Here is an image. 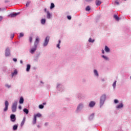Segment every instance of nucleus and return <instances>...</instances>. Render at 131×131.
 <instances>
[{
	"mask_svg": "<svg viewBox=\"0 0 131 131\" xmlns=\"http://www.w3.org/2000/svg\"><path fill=\"white\" fill-rule=\"evenodd\" d=\"M18 128V125H15L13 126V130H16Z\"/></svg>",
	"mask_w": 131,
	"mask_h": 131,
	"instance_id": "obj_27",
	"label": "nucleus"
},
{
	"mask_svg": "<svg viewBox=\"0 0 131 131\" xmlns=\"http://www.w3.org/2000/svg\"><path fill=\"white\" fill-rule=\"evenodd\" d=\"M102 58H103V59H105V60H109V58H108V57L104 55H102Z\"/></svg>",
	"mask_w": 131,
	"mask_h": 131,
	"instance_id": "obj_29",
	"label": "nucleus"
},
{
	"mask_svg": "<svg viewBox=\"0 0 131 131\" xmlns=\"http://www.w3.org/2000/svg\"><path fill=\"white\" fill-rule=\"evenodd\" d=\"M94 114H93L92 115H91V116H94Z\"/></svg>",
	"mask_w": 131,
	"mask_h": 131,
	"instance_id": "obj_50",
	"label": "nucleus"
},
{
	"mask_svg": "<svg viewBox=\"0 0 131 131\" xmlns=\"http://www.w3.org/2000/svg\"><path fill=\"white\" fill-rule=\"evenodd\" d=\"M29 5H30V2H27L26 4V7H28V6H29Z\"/></svg>",
	"mask_w": 131,
	"mask_h": 131,
	"instance_id": "obj_38",
	"label": "nucleus"
},
{
	"mask_svg": "<svg viewBox=\"0 0 131 131\" xmlns=\"http://www.w3.org/2000/svg\"><path fill=\"white\" fill-rule=\"evenodd\" d=\"M102 53L103 54H105V51H104V50H102Z\"/></svg>",
	"mask_w": 131,
	"mask_h": 131,
	"instance_id": "obj_45",
	"label": "nucleus"
},
{
	"mask_svg": "<svg viewBox=\"0 0 131 131\" xmlns=\"http://www.w3.org/2000/svg\"><path fill=\"white\" fill-rule=\"evenodd\" d=\"M18 15H20V12L12 13V14H10V16H11V17H16V16H17Z\"/></svg>",
	"mask_w": 131,
	"mask_h": 131,
	"instance_id": "obj_10",
	"label": "nucleus"
},
{
	"mask_svg": "<svg viewBox=\"0 0 131 131\" xmlns=\"http://www.w3.org/2000/svg\"><path fill=\"white\" fill-rule=\"evenodd\" d=\"M101 4H102V2L100 1L96 0V6H99Z\"/></svg>",
	"mask_w": 131,
	"mask_h": 131,
	"instance_id": "obj_11",
	"label": "nucleus"
},
{
	"mask_svg": "<svg viewBox=\"0 0 131 131\" xmlns=\"http://www.w3.org/2000/svg\"><path fill=\"white\" fill-rule=\"evenodd\" d=\"M67 18H68V19H69V20H71V16H67Z\"/></svg>",
	"mask_w": 131,
	"mask_h": 131,
	"instance_id": "obj_40",
	"label": "nucleus"
},
{
	"mask_svg": "<svg viewBox=\"0 0 131 131\" xmlns=\"http://www.w3.org/2000/svg\"><path fill=\"white\" fill-rule=\"evenodd\" d=\"M39 42V38L38 37H37L36 38V40L35 41V43H34V46L35 47H37V45H38V43Z\"/></svg>",
	"mask_w": 131,
	"mask_h": 131,
	"instance_id": "obj_6",
	"label": "nucleus"
},
{
	"mask_svg": "<svg viewBox=\"0 0 131 131\" xmlns=\"http://www.w3.org/2000/svg\"><path fill=\"white\" fill-rule=\"evenodd\" d=\"M12 112H16L17 111V101L14 102L12 106Z\"/></svg>",
	"mask_w": 131,
	"mask_h": 131,
	"instance_id": "obj_2",
	"label": "nucleus"
},
{
	"mask_svg": "<svg viewBox=\"0 0 131 131\" xmlns=\"http://www.w3.org/2000/svg\"><path fill=\"white\" fill-rule=\"evenodd\" d=\"M10 119L12 122H15L16 121V116L15 115H11Z\"/></svg>",
	"mask_w": 131,
	"mask_h": 131,
	"instance_id": "obj_5",
	"label": "nucleus"
},
{
	"mask_svg": "<svg viewBox=\"0 0 131 131\" xmlns=\"http://www.w3.org/2000/svg\"><path fill=\"white\" fill-rule=\"evenodd\" d=\"M15 36V34H11V38H14V37Z\"/></svg>",
	"mask_w": 131,
	"mask_h": 131,
	"instance_id": "obj_37",
	"label": "nucleus"
},
{
	"mask_svg": "<svg viewBox=\"0 0 131 131\" xmlns=\"http://www.w3.org/2000/svg\"><path fill=\"white\" fill-rule=\"evenodd\" d=\"M39 107L40 109H43V105L42 104H40Z\"/></svg>",
	"mask_w": 131,
	"mask_h": 131,
	"instance_id": "obj_32",
	"label": "nucleus"
},
{
	"mask_svg": "<svg viewBox=\"0 0 131 131\" xmlns=\"http://www.w3.org/2000/svg\"><path fill=\"white\" fill-rule=\"evenodd\" d=\"M85 11H86L87 12H89V11H91V7H90V6H88L86 7Z\"/></svg>",
	"mask_w": 131,
	"mask_h": 131,
	"instance_id": "obj_20",
	"label": "nucleus"
},
{
	"mask_svg": "<svg viewBox=\"0 0 131 131\" xmlns=\"http://www.w3.org/2000/svg\"><path fill=\"white\" fill-rule=\"evenodd\" d=\"M83 107V105L81 104H79L77 108V111H79V110H81L82 109V107Z\"/></svg>",
	"mask_w": 131,
	"mask_h": 131,
	"instance_id": "obj_8",
	"label": "nucleus"
},
{
	"mask_svg": "<svg viewBox=\"0 0 131 131\" xmlns=\"http://www.w3.org/2000/svg\"><path fill=\"white\" fill-rule=\"evenodd\" d=\"M44 11H45V12H47V8H45V9H44Z\"/></svg>",
	"mask_w": 131,
	"mask_h": 131,
	"instance_id": "obj_47",
	"label": "nucleus"
},
{
	"mask_svg": "<svg viewBox=\"0 0 131 131\" xmlns=\"http://www.w3.org/2000/svg\"><path fill=\"white\" fill-rule=\"evenodd\" d=\"M20 64H23V61L20 60Z\"/></svg>",
	"mask_w": 131,
	"mask_h": 131,
	"instance_id": "obj_46",
	"label": "nucleus"
},
{
	"mask_svg": "<svg viewBox=\"0 0 131 131\" xmlns=\"http://www.w3.org/2000/svg\"><path fill=\"white\" fill-rule=\"evenodd\" d=\"M115 5H117V6H118V5H119V2L117 1H115Z\"/></svg>",
	"mask_w": 131,
	"mask_h": 131,
	"instance_id": "obj_35",
	"label": "nucleus"
},
{
	"mask_svg": "<svg viewBox=\"0 0 131 131\" xmlns=\"http://www.w3.org/2000/svg\"><path fill=\"white\" fill-rule=\"evenodd\" d=\"M47 17L48 19H51V14L50 13V12H49V11H47Z\"/></svg>",
	"mask_w": 131,
	"mask_h": 131,
	"instance_id": "obj_18",
	"label": "nucleus"
},
{
	"mask_svg": "<svg viewBox=\"0 0 131 131\" xmlns=\"http://www.w3.org/2000/svg\"><path fill=\"white\" fill-rule=\"evenodd\" d=\"M30 70V64H27L26 71L28 72Z\"/></svg>",
	"mask_w": 131,
	"mask_h": 131,
	"instance_id": "obj_21",
	"label": "nucleus"
},
{
	"mask_svg": "<svg viewBox=\"0 0 131 131\" xmlns=\"http://www.w3.org/2000/svg\"><path fill=\"white\" fill-rule=\"evenodd\" d=\"M105 51L106 53H109L110 52V49L107 46H105Z\"/></svg>",
	"mask_w": 131,
	"mask_h": 131,
	"instance_id": "obj_14",
	"label": "nucleus"
},
{
	"mask_svg": "<svg viewBox=\"0 0 131 131\" xmlns=\"http://www.w3.org/2000/svg\"><path fill=\"white\" fill-rule=\"evenodd\" d=\"M89 41L90 42H94V41H95V40H93V39H92V38H90L89 39Z\"/></svg>",
	"mask_w": 131,
	"mask_h": 131,
	"instance_id": "obj_31",
	"label": "nucleus"
},
{
	"mask_svg": "<svg viewBox=\"0 0 131 131\" xmlns=\"http://www.w3.org/2000/svg\"><path fill=\"white\" fill-rule=\"evenodd\" d=\"M3 20V16H0V21H2Z\"/></svg>",
	"mask_w": 131,
	"mask_h": 131,
	"instance_id": "obj_41",
	"label": "nucleus"
},
{
	"mask_svg": "<svg viewBox=\"0 0 131 131\" xmlns=\"http://www.w3.org/2000/svg\"><path fill=\"white\" fill-rule=\"evenodd\" d=\"M60 43H61V40H59V43L57 45V48L60 49Z\"/></svg>",
	"mask_w": 131,
	"mask_h": 131,
	"instance_id": "obj_30",
	"label": "nucleus"
},
{
	"mask_svg": "<svg viewBox=\"0 0 131 131\" xmlns=\"http://www.w3.org/2000/svg\"><path fill=\"white\" fill-rule=\"evenodd\" d=\"M23 103H24V99L21 97L19 99V104H23Z\"/></svg>",
	"mask_w": 131,
	"mask_h": 131,
	"instance_id": "obj_15",
	"label": "nucleus"
},
{
	"mask_svg": "<svg viewBox=\"0 0 131 131\" xmlns=\"http://www.w3.org/2000/svg\"><path fill=\"white\" fill-rule=\"evenodd\" d=\"M6 86H7L8 88H11V85H6Z\"/></svg>",
	"mask_w": 131,
	"mask_h": 131,
	"instance_id": "obj_44",
	"label": "nucleus"
},
{
	"mask_svg": "<svg viewBox=\"0 0 131 131\" xmlns=\"http://www.w3.org/2000/svg\"><path fill=\"white\" fill-rule=\"evenodd\" d=\"M95 105H96V103L94 101H91L89 103V107H94V106H95Z\"/></svg>",
	"mask_w": 131,
	"mask_h": 131,
	"instance_id": "obj_9",
	"label": "nucleus"
},
{
	"mask_svg": "<svg viewBox=\"0 0 131 131\" xmlns=\"http://www.w3.org/2000/svg\"><path fill=\"white\" fill-rule=\"evenodd\" d=\"M123 107V104L122 103H120L119 105H118L117 106V108L118 109H120V108H122Z\"/></svg>",
	"mask_w": 131,
	"mask_h": 131,
	"instance_id": "obj_16",
	"label": "nucleus"
},
{
	"mask_svg": "<svg viewBox=\"0 0 131 131\" xmlns=\"http://www.w3.org/2000/svg\"><path fill=\"white\" fill-rule=\"evenodd\" d=\"M114 18L117 21H119V17L117 16V15H114Z\"/></svg>",
	"mask_w": 131,
	"mask_h": 131,
	"instance_id": "obj_23",
	"label": "nucleus"
},
{
	"mask_svg": "<svg viewBox=\"0 0 131 131\" xmlns=\"http://www.w3.org/2000/svg\"><path fill=\"white\" fill-rule=\"evenodd\" d=\"M13 61H14V62H17V59H16V58H13Z\"/></svg>",
	"mask_w": 131,
	"mask_h": 131,
	"instance_id": "obj_42",
	"label": "nucleus"
},
{
	"mask_svg": "<svg viewBox=\"0 0 131 131\" xmlns=\"http://www.w3.org/2000/svg\"><path fill=\"white\" fill-rule=\"evenodd\" d=\"M18 108H19V109L21 110V109H22V106H21V105H19L18 106Z\"/></svg>",
	"mask_w": 131,
	"mask_h": 131,
	"instance_id": "obj_43",
	"label": "nucleus"
},
{
	"mask_svg": "<svg viewBox=\"0 0 131 131\" xmlns=\"http://www.w3.org/2000/svg\"><path fill=\"white\" fill-rule=\"evenodd\" d=\"M34 116H36V117H41V114H39V113H37L36 114V115H35Z\"/></svg>",
	"mask_w": 131,
	"mask_h": 131,
	"instance_id": "obj_24",
	"label": "nucleus"
},
{
	"mask_svg": "<svg viewBox=\"0 0 131 131\" xmlns=\"http://www.w3.org/2000/svg\"><path fill=\"white\" fill-rule=\"evenodd\" d=\"M5 56L6 57H8V56H10V49H9L8 48L6 49V50Z\"/></svg>",
	"mask_w": 131,
	"mask_h": 131,
	"instance_id": "obj_7",
	"label": "nucleus"
},
{
	"mask_svg": "<svg viewBox=\"0 0 131 131\" xmlns=\"http://www.w3.org/2000/svg\"><path fill=\"white\" fill-rule=\"evenodd\" d=\"M49 40H50V37L49 36L46 37L45 42L43 43L44 47L48 46V43H49Z\"/></svg>",
	"mask_w": 131,
	"mask_h": 131,
	"instance_id": "obj_4",
	"label": "nucleus"
},
{
	"mask_svg": "<svg viewBox=\"0 0 131 131\" xmlns=\"http://www.w3.org/2000/svg\"><path fill=\"white\" fill-rule=\"evenodd\" d=\"M35 123H36V116H34L33 124H35Z\"/></svg>",
	"mask_w": 131,
	"mask_h": 131,
	"instance_id": "obj_19",
	"label": "nucleus"
},
{
	"mask_svg": "<svg viewBox=\"0 0 131 131\" xmlns=\"http://www.w3.org/2000/svg\"><path fill=\"white\" fill-rule=\"evenodd\" d=\"M94 74L96 75V76H99V74L98 73V71L96 70H94Z\"/></svg>",
	"mask_w": 131,
	"mask_h": 131,
	"instance_id": "obj_26",
	"label": "nucleus"
},
{
	"mask_svg": "<svg viewBox=\"0 0 131 131\" xmlns=\"http://www.w3.org/2000/svg\"><path fill=\"white\" fill-rule=\"evenodd\" d=\"M29 41L30 42H32V37H29Z\"/></svg>",
	"mask_w": 131,
	"mask_h": 131,
	"instance_id": "obj_36",
	"label": "nucleus"
},
{
	"mask_svg": "<svg viewBox=\"0 0 131 131\" xmlns=\"http://www.w3.org/2000/svg\"><path fill=\"white\" fill-rule=\"evenodd\" d=\"M105 100H106V95H103L101 96L100 98V106H103V105L104 104V102H105Z\"/></svg>",
	"mask_w": 131,
	"mask_h": 131,
	"instance_id": "obj_1",
	"label": "nucleus"
},
{
	"mask_svg": "<svg viewBox=\"0 0 131 131\" xmlns=\"http://www.w3.org/2000/svg\"><path fill=\"white\" fill-rule=\"evenodd\" d=\"M24 112L27 114H28V113H29V111L27 108H25L24 110Z\"/></svg>",
	"mask_w": 131,
	"mask_h": 131,
	"instance_id": "obj_22",
	"label": "nucleus"
},
{
	"mask_svg": "<svg viewBox=\"0 0 131 131\" xmlns=\"http://www.w3.org/2000/svg\"><path fill=\"white\" fill-rule=\"evenodd\" d=\"M18 73V72L17 71V70H14L13 73H12V77L13 76H15V75H17V74Z\"/></svg>",
	"mask_w": 131,
	"mask_h": 131,
	"instance_id": "obj_13",
	"label": "nucleus"
},
{
	"mask_svg": "<svg viewBox=\"0 0 131 131\" xmlns=\"http://www.w3.org/2000/svg\"><path fill=\"white\" fill-rule=\"evenodd\" d=\"M41 24H45L46 23V19H42L41 20Z\"/></svg>",
	"mask_w": 131,
	"mask_h": 131,
	"instance_id": "obj_28",
	"label": "nucleus"
},
{
	"mask_svg": "<svg viewBox=\"0 0 131 131\" xmlns=\"http://www.w3.org/2000/svg\"><path fill=\"white\" fill-rule=\"evenodd\" d=\"M23 36H24V34H23V33H20L19 34V37H23Z\"/></svg>",
	"mask_w": 131,
	"mask_h": 131,
	"instance_id": "obj_33",
	"label": "nucleus"
},
{
	"mask_svg": "<svg viewBox=\"0 0 131 131\" xmlns=\"http://www.w3.org/2000/svg\"><path fill=\"white\" fill-rule=\"evenodd\" d=\"M5 107L4 108V111L6 112V111H8V108L9 107V102L8 101H5Z\"/></svg>",
	"mask_w": 131,
	"mask_h": 131,
	"instance_id": "obj_3",
	"label": "nucleus"
},
{
	"mask_svg": "<svg viewBox=\"0 0 131 131\" xmlns=\"http://www.w3.org/2000/svg\"><path fill=\"white\" fill-rule=\"evenodd\" d=\"M85 1H86L87 2H90V1H92V0H85Z\"/></svg>",
	"mask_w": 131,
	"mask_h": 131,
	"instance_id": "obj_48",
	"label": "nucleus"
},
{
	"mask_svg": "<svg viewBox=\"0 0 131 131\" xmlns=\"http://www.w3.org/2000/svg\"><path fill=\"white\" fill-rule=\"evenodd\" d=\"M25 120H26V118H24L20 124L21 126H23V125H24V123H25Z\"/></svg>",
	"mask_w": 131,
	"mask_h": 131,
	"instance_id": "obj_17",
	"label": "nucleus"
},
{
	"mask_svg": "<svg viewBox=\"0 0 131 131\" xmlns=\"http://www.w3.org/2000/svg\"><path fill=\"white\" fill-rule=\"evenodd\" d=\"M114 103H115V104L118 103V100H117V99H115V100H114Z\"/></svg>",
	"mask_w": 131,
	"mask_h": 131,
	"instance_id": "obj_39",
	"label": "nucleus"
},
{
	"mask_svg": "<svg viewBox=\"0 0 131 131\" xmlns=\"http://www.w3.org/2000/svg\"><path fill=\"white\" fill-rule=\"evenodd\" d=\"M54 8H55V4H54V3H51V6H50V9H54Z\"/></svg>",
	"mask_w": 131,
	"mask_h": 131,
	"instance_id": "obj_25",
	"label": "nucleus"
},
{
	"mask_svg": "<svg viewBox=\"0 0 131 131\" xmlns=\"http://www.w3.org/2000/svg\"><path fill=\"white\" fill-rule=\"evenodd\" d=\"M35 51H36V47H35L34 48H32L30 51V53L31 54H33V53L35 52Z\"/></svg>",
	"mask_w": 131,
	"mask_h": 131,
	"instance_id": "obj_12",
	"label": "nucleus"
},
{
	"mask_svg": "<svg viewBox=\"0 0 131 131\" xmlns=\"http://www.w3.org/2000/svg\"><path fill=\"white\" fill-rule=\"evenodd\" d=\"M46 102L43 103V105H46Z\"/></svg>",
	"mask_w": 131,
	"mask_h": 131,
	"instance_id": "obj_49",
	"label": "nucleus"
},
{
	"mask_svg": "<svg viewBox=\"0 0 131 131\" xmlns=\"http://www.w3.org/2000/svg\"><path fill=\"white\" fill-rule=\"evenodd\" d=\"M113 88H115V86H116V81H115L114 82V83H113Z\"/></svg>",
	"mask_w": 131,
	"mask_h": 131,
	"instance_id": "obj_34",
	"label": "nucleus"
},
{
	"mask_svg": "<svg viewBox=\"0 0 131 131\" xmlns=\"http://www.w3.org/2000/svg\"><path fill=\"white\" fill-rule=\"evenodd\" d=\"M41 83H42V81H41Z\"/></svg>",
	"mask_w": 131,
	"mask_h": 131,
	"instance_id": "obj_51",
	"label": "nucleus"
}]
</instances>
